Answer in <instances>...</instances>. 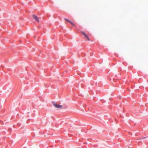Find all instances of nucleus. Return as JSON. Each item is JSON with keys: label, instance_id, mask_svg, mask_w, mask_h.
Here are the masks:
<instances>
[{"label": "nucleus", "instance_id": "2", "mask_svg": "<svg viewBox=\"0 0 148 148\" xmlns=\"http://www.w3.org/2000/svg\"><path fill=\"white\" fill-rule=\"evenodd\" d=\"M81 33L83 34V35L85 37H86V38L89 41H90L89 38L88 37V36H87V35L83 31H81Z\"/></svg>", "mask_w": 148, "mask_h": 148}, {"label": "nucleus", "instance_id": "4", "mask_svg": "<svg viewBox=\"0 0 148 148\" xmlns=\"http://www.w3.org/2000/svg\"><path fill=\"white\" fill-rule=\"evenodd\" d=\"M64 19L65 21H67L68 22L70 23L72 25H73V26H75V24L73 23H72L71 21L69 20V19H67L66 18H64Z\"/></svg>", "mask_w": 148, "mask_h": 148}, {"label": "nucleus", "instance_id": "1", "mask_svg": "<svg viewBox=\"0 0 148 148\" xmlns=\"http://www.w3.org/2000/svg\"><path fill=\"white\" fill-rule=\"evenodd\" d=\"M53 104L55 107L57 108H61L62 107V105H58L54 102L53 103Z\"/></svg>", "mask_w": 148, "mask_h": 148}, {"label": "nucleus", "instance_id": "3", "mask_svg": "<svg viewBox=\"0 0 148 148\" xmlns=\"http://www.w3.org/2000/svg\"><path fill=\"white\" fill-rule=\"evenodd\" d=\"M33 18L37 22L39 23V20L38 19V18L35 15H33Z\"/></svg>", "mask_w": 148, "mask_h": 148}]
</instances>
